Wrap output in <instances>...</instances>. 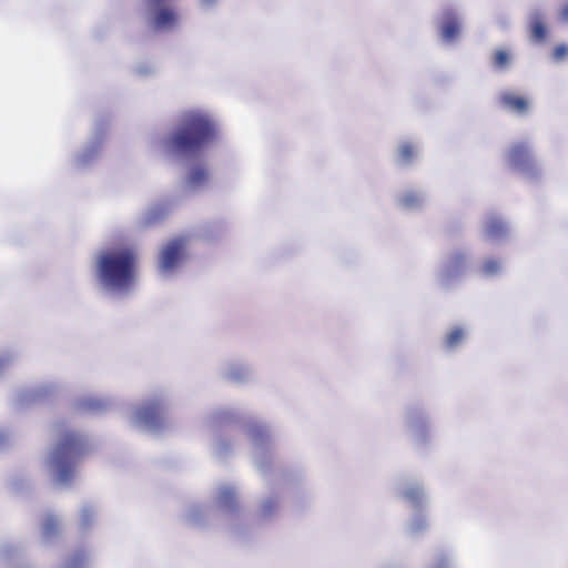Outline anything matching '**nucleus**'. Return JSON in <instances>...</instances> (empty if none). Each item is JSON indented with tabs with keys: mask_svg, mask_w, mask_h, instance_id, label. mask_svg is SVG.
Wrapping results in <instances>:
<instances>
[{
	"mask_svg": "<svg viewBox=\"0 0 568 568\" xmlns=\"http://www.w3.org/2000/svg\"><path fill=\"white\" fill-rule=\"evenodd\" d=\"M176 21L178 14L173 9L159 7L153 18V26L158 30L169 29L175 26Z\"/></svg>",
	"mask_w": 568,
	"mask_h": 568,
	"instance_id": "nucleus-8",
	"label": "nucleus"
},
{
	"mask_svg": "<svg viewBox=\"0 0 568 568\" xmlns=\"http://www.w3.org/2000/svg\"><path fill=\"white\" fill-rule=\"evenodd\" d=\"M499 101L504 108L518 114H525L528 111L529 104L527 99L524 97L505 92L500 94Z\"/></svg>",
	"mask_w": 568,
	"mask_h": 568,
	"instance_id": "nucleus-6",
	"label": "nucleus"
},
{
	"mask_svg": "<svg viewBox=\"0 0 568 568\" xmlns=\"http://www.w3.org/2000/svg\"><path fill=\"white\" fill-rule=\"evenodd\" d=\"M465 265V256L460 253L454 255L448 265H447V268L445 271V277H452L454 276L456 273H458Z\"/></svg>",
	"mask_w": 568,
	"mask_h": 568,
	"instance_id": "nucleus-11",
	"label": "nucleus"
},
{
	"mask_svg": "<svg viewBox=\"0 0 568 568\" xmlns=\"http://www.w3.org/2000/svg\"><path fill=\"white\" fill-rule=\"evenodd\" d=\"M460 32V23L456 14L448 10L444 13L440 23V37L445 42H452L457 39Z\"/></svg>",
	"mask_w": 568,
	"mask_h": 568,
	"instance_id": "nucleus-5",
	"label": "nucleus"
},
{
	"mask_svg": "<svg viewBox=\"0 0 568 568\" xmlns=\"http://www.w3.org/2000/svg\"><path fill=\"white\" fill-rule=\"evenodd\" d=\"M530 33H531V38L535 41L541 42L545 40V38L547 36V29L540 19L536 18L535 20L531 21Z\"/></svg>",
	"mask_w": 568,
	"mask_h": 568,
	"instance_id": "nucleus-12",
	"label": "nucleus"
},
{
	"mask_svg": "<svg viewBox=\"0 0 568 568\" xmlns=\"http://www.w3.org/2000/svg\"><path fill=\"white\" fill-rule=\"evenodd\" d=\"M552 57L556 61H561L568 57V47L564 43L558 44L552 52Z\"/></svg>",
	"mask_w": 568,
	"mask_h": 568,
	"instance_id": "nucleus-20",
	"label": "nucleus"
},
{
	"mask_svg": "<svg viewBox=\"0 0 568 568\" xmlns=\"http://www.w3.org/2000/svg\"><path fill=\"white\" fill-rule=\"evenodd\" d=\"M464 338V332L460 328H455L446 336V345L448 347L457 346Z\"/></svg>",
	"mask_w": 568,
	"mask_h": 568,
	"instance_id": "nucleus-15",
	"label": "nucleus"
},
{
	"mask_svg": "<svg viewBox=\"0 0 568 568\" xmlns=\"http://www.w3.org/2000/svg\"><path fill=\"white\" fill-rule=\"evenodd\" d=\"M398 155L403 163H409L415 155L414 146L409 143L400 145L398 149Z\"/></svg>",
	"mask_w": 568,
	"mask_h": 568,
	"instance_id": "nucleus-14",
	"label": "nucleus"
},
{
	"mask_svg": "<svg viewBox=\"0 0 568 568\" xmlns=\"http://www.w3.org/2000/svg\"><path fill=\"white\" fill-rule=\"evenodd\" d=\"M138 418L143 424L156 427L161 422V407L158 403H150L138 410Z\"/></svg>",
	"mask_w": 568,
	"mask_h": 568,
	"instance_id": "nucleus-7",
	"label": "nucleus"
},
{
	"mask_svg": "<svg viewBox=\"0 0 568 568\" xmlns=\"http://www.w3.org/2000/svg\"><path fill=\"white\" fill-rule=\"evenodd\" d=\"M528 148L523 143L514 145L509 152L510 161L515 165L525 164L528 161Z\"/></svg>",
	"mask_w": 568,
	"mask_h": 568,
	"instance_id": "nucleus-10",
	"label": "nucleus"
},
{
	"mask_svg": "<svg viewBox=\"0 0 568 568\" xmlns=\"http://www.w3.org/2000/svg\"><path fill=\"white\" fill-rule=\"evenodd\" d=\"M85 442L75 433H67L57 445L52 462L57 467V478L60 483H68L73 476L75 462L84 454Z\"/></svg>",
	"mask_w": 568,
	"mask_h": 568,
	"instance_id": "nucleus-3",
	"label": "nucleus"
},
{
	"mask_svg": "<svg viewBox=\"0 0 568 568\" xmlns=\"http://www.w3.org/2000/svg\"><path fill=\"white\" fill-rule=\"evenodd\" d=\"M207 179V172L204 168H194L190 174L189 182L192 185H199Z\"/></svg>",
	"mask_w": 568,
	"mask_h": 568,
	"instance_id": "nucleus-13",
	"label": "nucleus"
},
{
	"mask_svg": "<svg viewBox=\"0 0 568 568\" xmlns=\"http://www.w3.org/2000/svg\"><path fill=\"white\" fill-rule=\"evenodd\" d=\"M215 136L213 122L204 114L190 112L171 136V145L179 153H195Z\"/></svg>",
	"mask_w": 568,
	"mask_h": 568,
	"instance_id": "nucleus-1",
	"label": "nucleus"
},
{
	"mask_svg": "<svg viewBox=\"0 0 568 568\" xmlns=\"http://www.w3.org/2000/svg\"><path fill=\"white\" fill-rule=\"evenodd\" d=\"M220 498H221L222 504L224 506H229V507H232L236 500L235 493L231 488L224 489L221 493Z\"/></svg>",
	"mask_w": 568,
	"mask_h": 568,
	"instance_id": "nucleus-19",
	"label": "nucleus"
},
{
	"mask_svg": "<svg viewBox=\"0 0 568 568\" xmlns=\"http://www.w3.org/2000/svg\"><path fill=\"white\" fill-rule=\"evenodd\" d=\"M509 54L505 50H497L494 54V65L497 69H505L509 63Z\"/></svg>",
	"mask_w": 568,
	"mask_h": 568,
	"instance_id": "nucleus-16",
	"label": "nucleus"
},
{
	"mask_svg": "<svg viewBox=\"0 0 568 568\" xmlns=\"http://www.w3.org/2000/svg\"><path fill=\"white\" fill-rule=\"evenodd\" d=\"M135 266L136 256L131 248L104 253L98 262L101 282L118 290H125L132 285Z\"/></svg>",
	"mask_w": 568,
	"mask_h": 568,
	"instance_id": "nucleus-2",
	"label": "nucleus"
},
{
	"mask_svg": "<svg viewBox=\"0 0 568 568\" xmlns=\"http://www.w3.org/2000/svg\"><path fill=\"white\" fill-rule=\"evenodd\" d=\"M59 529V523L55 517L49 516L43 523V534L48 537L57 534Z\"/></svg>",
	"mask_w": 568,
	"mask_h": 568,
	"instance_id": "nucleus-18",
	"label": "nucleus"
},
{
	"mask_svg": "<svg viewBox=\"0 0 568 568\" xmlns=\"http://www.w3.org/2000/svg\"><path fill=\"white\" fill-rule=\"evenodd\" d=\"M481 271L487 276L495 275L500 271V263L497 260L489 258L484 262Z\"/></svg>",
	"mask_w": 568,
	"mask_h": 568,
	"instance_id": "nucleus-17",
	"label": "nucleus"
},
{
	"mask_svg": "<svg viewBox=\"0 0 568 568\" xmlns=\"http://www.w3.org/2000/svg\"><path fill=\"white\" fill-rule=\"evenodd\" d=\"M183 248L184 241L182 239L171 241L161 252L160 270L162 272L172 271L180 262Z\"/></svg>",
	"mask_w": 568,
	"mask_h": 568,
	"instance_id": "nucleus-4",
	"label": "nucleus"
},
{
	"mask_svg": "<svg viewBox=\"0 0 568 568\" xmlns=\"http://www.w3.org/2000/svg\"><path fill=\"white\" fill-rule=\"evenodd\" d=\"M505 224L498 219H489L485 224V235L489 240H497L506 234Z\"/></svg>",
	"mask_w": 568,
	"mask_h": 568,
	"instance_id": "nucleus-9",
	"label": "nucleus"
},
{
	"mask_svg": "<svg viewBox=\"0 0 568 568\" xmlns=\"http://www.w3.org/2000/svg\"><path fill=\"white\" fill-rule=\"evenodd\" d=\"M560 18L564 21H568V3L564 6V8L560 11Z\"/></svg>",
	"mask_w": 568,
	"mask_h": 568,
	"instance_id": "nucleus-21",
	"label": "nucleus"
}]
</instances>
